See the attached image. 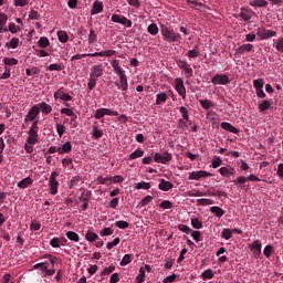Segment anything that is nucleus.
I'll return each mask as SVG.
<instances>
[{
  "instance_id": "f257e3e1",
  "label": "nucleus",
  "mask_w": 283,
  "mask_h": 283,
  "mask_svg": "<svg viewBox=\"0 0 283 283\" xmlns=\"http://www.w3.org/2000/svg\"><path fill=\"white\" fill-rule=\"evenodd\" d=\"M111 65L115 74L119 76V81L115 82L117 90H120L122 92H127V90H129V82H127V74H125V70L120 67V62L118 60H113L111 62Z\"/></svg>"
},
{
  "instance_id": "f03ea898",
  "label": "nucleus",
  "mask_w": 283,
  "mask_h": 283,
  "mask_svg": "<svg viewBox=\"0 0 283 283\" xmlns=\"http://www.w3.org/2000/svg\"><path fill=\"white\" fill-rule=\"evenodd\" d=\"M160 32L164 41H167V43H180L182 40L180 33H176L174 29H169L167 25H161Z\"/></svg>"
},
{
  "instance_id": "7ed1b4c3",
  "label": "nucleus",
  "mask_w": 283,
  "mask_h": 283,
  "mask_svg": "<svg viewBox=\"0 0 283 283\" xmlns=\"http://www.w3.org/2000/svg\"><path fill=\"white\" fill-rule=\"evenodd\" d=\"M27 143L36 145L39 143V119L34 120L28 132Z\"/></svg>"
},
{
  "instance_id": "20e7f679",
  "label": "nucleus",
  "mask_w": 283,
  "mask_h": 283,
  "mask_svg": "<svg viewBox=\"0 0 283 283\" xmlns=\"http://www.w3.org/2000/svg\"><path fill=\"white\" fill-rule=\"evenodd\" d=\"M64 90H65V88L61 87V88H59L57 91H55L54 94H53V98H54L55 101H59V99H60V101H63L65 107H71L70 101H72L73 97H72V95L65 93Z\"/></svg>"
},
{
  "instance_id": "39448f33",
  "label": "nucleus",
  "mask_w": 283,
  "mask_h": 283,
  "mask_svg": "<svg viewBox=\"0 0 283 283\" xmlns=\"http://www.w3.org/2000/svg\"><path fill=\"white\" fill-rule=\"evenodd\" d=\"M59 178V172L53 171L49 179V188L51 196H56L59 193V181L56 180Z\"/></svg>"
},
{
  "instance_id": "423d86ee",
  "label": "nucleus",
  "mask_w": 283,
  "mask_h": 283,
  "mask_svg": "<svg viewBox=\"0 0 283 283\" xmlns=\"http://www.w3.org/2000/svg\"><path fill=\"white\" fill-rule=\"evenodd\" d=\"M155 163H160L161 165H167V163H171L174 160V155L169 151H164L163 154L156 153L154 156Z\"/></svg>"
},
{
  "instance_id": "0eeeda50",
  "label": "nucleus",
  "mask_w": 283,
  "mask_h": 283,
  "mask_svg": "<svg viewBox=\"0 0 283 283\" xmlns=\"http://www.w3.org/2000/svg\"><path fill=\"white\" fill-rule=\"evenodd\" d=\"M256 36L261 39V41H266V39H271L273 36H277V32L266 30V28L261 27L256 30Z\"/></svg>"
},
{
  "instance_id": "6e6552de",
  "label": "nucleus",
  "mask_w": 283,
  "mask_h": 283,
  "mask_svg": "<svg viewBox=\"0 0 283 283\" xmlns=\"http://www.w3.org/2000/svg\"><path fill=\"white\" fill-rule=\"evenodd\" d=\"M175 90L184 101L187 98V88H185V82L181 77H177L175 80Z\"/></svg>"
},
{
  "instance_id": "1a4fd4ad",
  "label": "nucleus",
  "mask_w": 283,
  "mask_h": 283,
  "mask_svg": "<svg viewBox=\"0 0 283 283\" xmlns=\"http://www.w3.org/2000/svg\"><path fill=\"white\" fill-rule=\"evenodd\" d=\"M211 83L213 85H229V83H231V80L228 77L227 74H216L211 78Z\"/></svg>"
},
{
  "instance_id": "9d476101",
  "label": "nucleus",
  "mask_w": 283,
  "mask_h": 283,
  "mask_svg": "<svg viewBox=\"0 0 283 283\" xmlns=\"http://www.w3.org/2000/svg\"><path fill=\"white\" fill-rule=\"evenodd\" d=\"M213 176L207 170H197L189 174L188 180H200L201 178H210Z\"/></svg>"
},
{
  "instance_id": "9b49d317",
  "label": "nucleus",
  "mask_w": 283,
  "mask_h": 283,
  "mask_svg": "<svg viewBox=\"0 0 283 283\" xmlns=\"http://www.w3.org/2000/svg\"><path fill=\"white\" fill-rule=\"evenodd\" d=\"M104 72H105V67H103V64L93 65L91 67L90 77L98 81V78L103 76Z\"/></svg>"
},
{
  "instance_id": "f8f14e48",
  "label": "nucleus",
  "mask_w": 283,
  "mask_h": 283,
  "mask_svg": "<svg viewBox=\"0 0 283 283\" xmlns=\"http://www.w3.org/2000/svg\"><path fill=\"white\" fill-rule=\"evenodd\" d=\"M111 21H113V23H120V25H125L126 28H132L133 25L132 20L127 19L125 15L113 14Z\"/></svg>"
},
{
  "instance_id": "ddd939ff",
  "label": "nucleus",
  "mask_w": 283,
  "mask_h": 283,
  "mask_svg": "<svg viewBox=\"0 0 283 283\" xmlns=\"http://www.w3.org/2000/svg\"><path fill=\"white\" fill-rule=\"evenodd\" d=\"M41 113L39 112V106L33 105L28 114L24 117V123H32V120H36V116H39Z\"/></svg>"
},
{
  "instance_id": "4468645a",
  "label": "nucleus",
  "mask_w": 283,
  "mask_h": 283,
  "mask_svg": "<svg viewBox=\"0 0 283 283\" xmlns=\"http://www.w3.org/2000/svg\"><path fill=\"white\" fill-rule=\"evenodd\" d=\"M177 65L180 67V70H184L186 78H191V76H193V69H191V65L187 63V61L180 60L177 62Z\"/></svg>"
},
{
  "instance_id": "2eb2a0df",
  "label": "nucleus",
  "mask_w": 283,
  "mask_h": 283,
  "mask_svg": "<svg viewBox=\"0 0 283 283\" xmlns=\"http://www.w3.org/2000/svg\"><path fill=\"white\" fill-rule=\"evenodd\" d=\"M253 14H255V12H253V10H251L249 8H241V12L239 13V17L243 21H251V19L253 18Z\"/></svg>"
},
{
  "instance_id": "dca6fc26",
  "label": "nucleus",
  "mask_w": 283,
  "mask_h": 283,
  "mask_svg": "<svg viewBox=\"0 0 283 283\" xmlns=\"http://www.w3.org/2000/svg\"><path fill=\"white\" fill-rule=\"evenodd\" d=\"M39 107V112L43 114V116H48V114H52V105L48 104L46 102H41L35 105Z\"/></svg>"
},
{
  "instance_id": "f3484780",
  "label": "nucleus",
  "mask_w": 283,
  "mask_h": 283,
  "mask_svg": "<svg viewBox=\"0 0 283 283\" xmlns=\"http://www.w3.org/2000/svg\"><path fill=\"white\" fill-rule=\"evenodd\" d=\"M251 251H253L254 258H260L262 255V242L260 240L252 242Z\"/></svg>"
},
{
  "instance_id": "a211bd4d",
  "label": "nucleus",
  "mask_w": 283,
  "mask_h": 283,
  "mask_svg": "<svg viewBox=\"0 0 283 283\" xmlns=\"http://www.w3.org/2000/svg\"><path fill=\"white\" fill-rule=\"evenodd\" d=\"M221 129H224L226 132H230V134H240V129L231 125V123L223 122L220 125Z\"/></svg>"
},
{
  "instance_id": "6ab92c4d",
  "label": "nucleus",
  "mask_w": 283,
  "mask_h": 283,
  "mask_svg": "<svg viewBox=\"0 0 283 283\" xmlns=\"http://www.w3.org/2000/svg\"><path fill=\"white\" fill-rule=\"evenodd\" d=\"M103 2L95 0L92 6L91 14H101V12H103Z\"/></svg>"
},
{
  "instance_id": "aec40b11",
  "label": "nucleus",
  "mask_w": 283,
  "mask_h": 283,
  "mask_svg": "<svg viewBox=\"0 0 283 283\" xmlns=\"http://www.w3.org/2000/svg\"><path fill=\"white\" fill-rule=\"evenodd\" d=\"M172 187H174V184H171V181L159 179L158 189H160V191H170Z\"/></svg>"
},
{
  "instance_id": "412c9836",
  "label": "nucleus",
  "mask_w": 283,
  "mask_h": 283,
  "mask_svg": "<svg viewBox=\"0 0 283 283\" xmlns=\"http://www.w3.org/2000/svg\"><path fill=\"white\" fill-rule=\"evenodd\" d=\"M219 172L221 176H223L224 178H229L230 176H233V174H235V168H231V166L228 167H221L219 169Z\"/></svg>"
},
{
  "instance_id": "4be33fe9",
  "label": "nucleus",
  "mask_w": 283,
  "mask_h": 283,
  "mask_svg": "<svg viewBox=\"0 0 283 283\" xmlns=\"http://www.w3.org/2000/svg\"><path fill=\"white\" fill-rule=\"evenodd\" d=\"M32 182H34V180H32L30 177H25L17 184V188L18 189H28V187H30V185H32Z\"/></svg>"
},
{
  "instance_id": "5701e85b",
  "label": "nucleus",
  "mask_w": 283,
  "mask_h": 283,
  "mask_svg": "<svg viewBox=\"0 0 283 283\" xmlns=\"http://www.w3.org/2000/svg\"><path fill=\"white\" fill-rule=\"evenodd\" d=\"M249 6H251V8H266L269 6V1H266V0H251L249 2Z\"/></svg>"
},
{
  "instance_id": "b1692460",
  "label": "nucleus",
  "mask_w": 283,
  "mask_h": 283,
  "mask_svg": "<svg viewBox=\"0 0 283 283\" xmlns=\"http://www.w3.org/2000/svg\"><path fill=\"white\" fill-rule=\"evenodd\" d=\"M70 151H72V142H66L64 145H62L61 147H57V153L60 155L63 154H70Z\"/></svg>"
},
{
  "instance_id": "393cba45",
  "label": "nucleus",
  "mask_w": 283,
  "mask_h": 283,
  "mask_svg": "<svg viewBox=\"0 0 283 283\" xmlns=\"http://www.w3.org/2000/svg\"><path fill=\"white\" fill-rule=\"evenodd\" d=\"M244 52H253V44H242L235 50V54H244Z\"/></svg>"
},
{
  "instance_id": "a878e982",
  "label": "nucleus",
  "mask_w": 283,
  "mask_h": 283,
  "mask_svg": "<svg viewBox=\"0 0 283 283\" xmlns=\"http://www.w3.org/2000/svg\"><path fill=\"white\" fill-rule=\"evenodd\" d=\"M93 133H92V138L95 140H98L99 138H103V130L98 129V125L95 124L92 126Z\"/></svg>"
},
{
  "instance_id": "bb28decb",
  "label": "nucleus",
  "mask_w": 283,
  "mask_h": 283,
  "mask_svg": "<svg viewBox=\"0 0 283 283\" xmlns=\"http://www.w3.org/2000/svg\"><path fill=\"white\" fill-rule=\"evenodd\" d=\"M210 213H214L217 218H222L224 216V209L218 207V206H212L210 208Z\"/></svg>"
},
{
  "instance_id": "cd10ccee",
  "label": "nucleus",
  "mask_w": 283,
  "mask_h": 283,
  "mask_svg": "<svg viewBox=\"0 0 283 283\" xmlns=\"http://www.w3.org/2000/svg\"><path fill=\"white\" fill-rule=\"evenodd\" d=\"M143 156H145V150L138 148V149H136L135 151H133V153L128 156V158H129L130 160H136V158H143Z\"/></svg>"
},
{
  "instance_id": "c85d7f7f",
  "label": "nucleus",
  "mask_w": 283,
  "mask_h": 283,
  "mask_svg": "<svg viewBox=\"0 0 283 283\" xmlns=\"http://www.w3.org/2000/svg\"><path fill=\"white\" fill-rule=\"evenodd\" d=\"M85 240H87V242H96V240H98V234L92 230H88L85 234Z\"/></svg>"
},
{
  "instance_id": "c756f323",
  "label": "nucleus",
  "mask_w": 283,
  "mask_h": 283,
  "mask_svg": "<svg viewBox=\"0 0 283 283\" xmlns=\"http://www.w3.org/2000/svg\"><path fill=\"white\" fill-rule=\"evenodd\" d=\"M39 48L45 50V48H50V40L46 36H41L38 41Z\"/></svg>"
},
{
  "instance_id": "7c9ffc66",
  "label": "nucleus",
  "mask_w": 283,
  "mask_h": 283,
  "mask_svg": "<svg viewBox=\"0 0 283 283\" xmlns=\"http://www.w3.org/2000/svg\"><path fill=\"white\" fill-rule=\"evenodd\" d=\"M97 41H98V34H96V31H94V29H91L88 34V44L92 45Z\"/></svg>"
},
{
  "instance_id": "2f4dec72",
  "label": "nucleus",
  "mask_w": 283,
  "mask_h": 283,
  "mask_svg": "<svg viewBox=\"0 0 283 283\" xmlns=\"http://www.w3.org/2000/svg\"><path fill=\"white\" fill-rule=\"evenodd\" d=\"M57 39L60 43H67V41H70V36L65 31H57Z\"/></svg>"
},
{
  "instance_id": "473e14b6",
  "label": "nucleus",
  "mask_w": 283,
  "mask_h": 283,
  "mask_svg": "<svg viewBox=\"0 0 283 283\" xmlns=\"http://www.w3.org/2000/svg\"><path fill=\"white\" fill-rule=\"evenodd\" d=\"M198 45H195V49L187 52L188 59H198V56H200V51H198Z\"/></svg>"
},
{
  "instance_id": "72a5a7b5",
  "label": "nucleus",
  "mask_w": 283,
  "mask_h": 283,
  "mask_svg": "<svg viewBox=\"0 0 283 283\" xmlns=\"http://www.w3.org/2000/svg\"><path fill=\"white\" fill-rule=\"evenodd\" d=\"M163 103H167V94L165 92L156 95V105H163Z\"/></svg>"
},
{
  "instance_id": "f704fd0d",
  "label": "nucleus",
  "mask_w": 283,
  "mask_h": 283,
  "mask_svg": "<svg viewBox=\"0 0 283 283\" xmlns=\"http://www.w3.org/2000/svg\"><path fill=\"white\" fill-rule=\"evenodd\" d=\"M3 63H4V65L12 67L14 65H19V60H17L14 57H4Z\"/></svg>"
},
{
  "instance_id": "c9c22d12",
  "label": "nucleus",
  "mask_w": 283,
  "mask_h": 283,
  "mask_svg": "<svg viewBox=\"0 0 283 283\" xmlns=\"http://www.w3.org/2000/svg\"><path fill=\"white\" fill-rule=\"evenodd\" d=\"M19 38H12L10 42L6 43V48H11L12 50H17L19 48Z\"/></svg>"
},
{
  "instance_id": "e433bc0d",
  "label": "nucleus",
  "mask_w": 283,
  "mask_h": 283,
  "mask_svg": "<svg viewBox=\"0 0 283 283\" xmlns=\"http://www.w3.org/2000/svg\"><path fill=\"white\" fill-rule=\"evenodd\" d=\"M189 123V125H191L190 120L187 119H179L178 120V127L179 129H182V132H187V129H189V125L187 124Z\"/></svg>"
},
{
  "instance_id": "4c0bfd02",
  "label": "nucleus",
  "mask_w": 283,
  "mask_h": 283,
  "mask_svg": "<svg viewBox=\"0 0 283 283\" xmlns=\"http://www.w3.org/2000/svg\"><path fill=\"white\" fill-rule=\"evenodd\" d=\"M90 198H92V191L91 190H84L80 197V200L82 202H90Z\"/></svg>"
},
{
  "instance_id": "58836bf2",
  "label": "nucleus",
  "mask_w": 283,
  "mask_h": 283,
  "mask_svg": "<svg viewBox=\"0 0 283 283\" xmlns=\"http://www.w3.org/2000/svg\"><path fill=\"white\" fill-rule=\"evenodd\" d=\"M271 107V101L264 99L263 103L259 104V112H266Z\"/></svg>"
},
{
  "instance_id": "ea45409f",
  "label": "nucleus",
  "mask_w": 283,
  "mask_h": 283,
  "mask_svg": "<svg viewBox=\"0 0 283 283\" xmlns=\"http://www.w3.org/2000/svg\"><path fill=\"white\" fill-rule=\"evenodd\" d=\"M147 32H149L151 36H156V34H158V24L156 23L149 24L147 28Z\"/></svg>"
},
{
  "instance_id": "a19ab883",
  "label": "nucleus",
  "mask_w": 283,
  "mask_h": 283,
  "mask_svg": "<svg viewBox=\"0 0 283 283\" xmlns=\"http://www.w3.org/2000/svg\"><path fill=\"white\" fill-rule=\"evenodd\" d=\"M25 74H27V76H32V75L36 76V75L41 74V70H39V67H36V66H33L32 69H27Z\"/></svg>"
},
{
  "instance_id": "79ce46f5",
  "label": "nucleus",
  "mask_w": 283,
  "mask_h": 283,
  "mask_svg": "<svg viewBox=\"0 0 283 283\" xmlns=\"http://www.w3.org/2000/svg\"><path fill=\"white\" fill-rule=\"evenodd\" d=\"M66 238L69 240H71L72 242H78V240H80L78 234L76 232H74V231L66 232Z\"/></svg>"
},
{
  "instance_id": "37998d69",
  "label": "nucleus",
  "mask_w": 283,
  "mask_h": 283,
  "mask_svg": "<svg viewBox=\"0 0 283 283\" xmlns=\"http://www.w3.org/2000/svg\"><path fill=\"white\" fill-rule=\"evenodd\" d=\"M98 80L94 78V77H90L88 78V83H87V93L90 94L92 92V90H94V87H96V83Z\"/></svg>"
},
{
  "instance_id": "c03bdc74",
  "label": "nucleus",
  "mask_w": 283,
  "mask_h": 283,
  "mask_svg": "<svg viewBox=\"0 0 283 283\" xmlns=\"http://www.w3.org/2000/svg\"><path fill=\"white\" fill-rule=\"evenodd\" d=\"M202 280H213V270L208 269L201 274Z\"/></svg>"
},
{
  "instance_id": "a18cd8bd",
  "label": "nucleus",
  "mask_w": 283,
  "mask_h": 283,
  "mask_svg": "<svg viewBox=\"0 0 283 283\" xmlns=\"http://www.w3.org/2000/svg\"><path fill=\"white\" fill-rule=\"evenodd\" d=\"M50 247H52L53 249H60L61 248V238H53L50 241Z\"/></svg>"
},
{
  "instance_id": "49530a36",
  "label": "nucleus",
  "mask_w": 283,
  "mask_h": 283,
  "mask_svg": "<svg viewBox=\"0 0 283 283\" xmlns=\"http://www.w3.org/2000/svg\"><path fill=\"white\" fill-rule=\"evenodd\" d=\"M179 112L182 117L181 119L189 120V109H187V107H185V106L179 107Z\"/></svg>"
},
{
  "instance_id": "de8ad7c7",
  "label": "nucleus",
  "mask_w": 283,
  "mask_h": 283,
  "mask_svg": "<svg viewBox=\"0 0 283 283\" xmlns=\"http://www.w3.org/2000/svg\"><path fill=\"white\" fill-rule=\"evenodd\" d=\"M199 103L203 109H211V107H213V103L209 99H200Z\"/></svg>"
},
{
  "instance_id": "09e8293b",
  "label": "nucleus",
  "mask_w": 283,
  "mask_h": 283,
  "mask_svg": "<svg viewBox=\"0 0 283 283\" xmlns=\"http://www.w3.org/2000/svg\"><path fill=\"white\" fill-rule=\"evenodd\" d=\"M197 202L201 207H209V205H214L213 199H198Z\"/></svg>"
},
{
  "instance_id": "8fccbe9b",
  "label": "nucleus",
  "mask_w": 283,
  "mask_h": 283,
  "mask_svg": "<svg viewBox=\"0 0 283 283\" xmlns=\"http://www.w3.org/2000/svg\"><path fill=\"white\" fill-rule=\"evenodd\" d=\"M253 86H254L255 91L263 90L264 81L262 78L254 80L253 81Z\"/></svg>"
},
{
  "instance_id": "3c124183",
  "label": "nucleus",
  "mask_w": 283,
  "mask_h": 283,
  "mask_svg": "<svg viewBox=\"0 0 283 283\" xmlns=\"http://www.w3.org/2000/svg\"><path fill=\"white\" fill-rule=\"evenodd\" d=\"M114 226L117 227V229H128L129 228V222L119 220V221H116L114 223Z\"/></svg>"
},
{
  "instance_id": "603ef678",
  "label": "nucleus",
  "mask_w": 283,
  "mask_h": 283,
  "mask_svg": "<svg viewBox=\"0 0 283 283\" xmlns=\"http://www.w3.org/2000/svg\"><path fill=\"white\" fill-rule=\"evenodd\" d=\"M94 118L96 120H101V118H105V111L104 108H98L95 111Z\"/></svg>"
},
{
  "instance_id": "864d4df0",
  "label": "nucleus",
  "mask_w": 283,
  "mask_h": 283,
  "mask_svg": "<svg viewBox=\"0 0 283 283\" xmlns=\"http://www.w3.org/2000/svg\"><path fill=\"white\" fill-rule=\"evenodd\" d=\"M99 235L105 238L106 235H114V230L112 228H104L99 231Z\"/></svg>"
},
{
  "instance_id": "5fc2aeb1",
  "label": "nucleus",
  "mask_w": 283,
  "mask_h": 283,
  "mask_svg": "<svg viewBox=\"0 0 283 283\" xmlns=\"http://www.w3.org/2000/svg\"><path fill=\"white\" fill-rule=\"evenodd\" d=\"M191 227H192V229H202V221H199L198 218H192Z\"/></svg>"
},
{
  "instance_id": "6e6d98bb",
  "label": "nucleus",
  "mask_w": 283,
  "mask_h": 283,
  "mask_svg": "<svg viewBox=\"0 0 283 283\" xmlns=\"http://www.w3.org/2000/svg\"><path fill=\"white\" fill-rule=\"evenodd\" d=\"M232 233H233L232 230L223 229L221 232V238H223V240H231Z\"/></svg>"
},
{
  "instance_id": "4d7b16f0",
  "label": "nucleus",
  "mask_w": 283,
  "mask_h": 283,
  "mask_svg": "<svg viewBox=\"0 0 283 283\" xmlns=\"http://www.w3.org/2000/svg\"><path fill=\"white\" fill-rule=\"evenodd\" d=\"M275 50L276 52H280L283 54V38H279L275 43Z\"/></svg>"
},
{
  "instance_id": "13d9d810",
  "label": "nucleus",
  "mask_w": 283,
  "mask_h": 283,
  "mask_svg": "<svg viewBox=\"0 0 283 283\" xmlns=\"http://www.w3.org/2000/svg\"><path fill=\"white\" fill-rule=\"evenodd\" d=\"M135 189H151V184L142 181L136 185Z\"/></svg>"
},
{
  "instance_id": "bf43d9fd",
  "label": "nucleus",
  "mask_w": 283,
  "mask_h": 283,
  "mask_svg": "<svg viewBox=\"0 0 283 283\" xmlns=\"http://www.w3.org/2000/svg\"><path fill=\"white\" fill-rule=\"evenodd\" d=\"M191 233V238L195 240V242H201L202 241V234L200 233V231H193L190 232Z\"/></svg>"
},
{
  "instance_id": "052dcab7",
  "label": "nucleus",
  "mask_w": 283,
  "mask_h": 283,
  "mask_svg": "<svg viewBox=\"0 0 283 283\" xmlns=\"http://www.w3.org/2000/svg\"><path fill=\"white\" fill-rule=\"evenodd\" d=\"M132 262V254H125L120 261V266H127Z\"/></svg>"
},
{
  "instance_id": "680f3d73",
  "label": "nucleus",
  "mask_w": 283,
  "mask_h": 283,
  "mask_svg": "<svg viewBox=\"0 0 283 283\" xmlns=\"http://www.w3.org/2000/svg\"><path fill=\"white\" fill-rule=\"evenodd\" d=\"M151 200H154V197L148 195L140 200L139 205H140V207H147V205H149V202H151Z\"/></svg>"
},
{
  "instance_id": "e2e57ef3",
  "label": "nucleus",
  "mask_w": 283,
  "mask_h": 283,
  "mask_svg": "<svg viewBox=\"0 0 283 283\" xmlns=\"http://www.w3.org/2000/svg\"><path fill=\"white\" fill-rule=\"evenodd\" d=\"M55 129H56L60 138L63 136V134H65V125H63V124L55 125Z\"/></svg>"
},
{
  "instance_id": "0e129e2a",
  "label": "nucleus",
  "mask_w": 283,
  "mask_h": 283,
  "mask_svg": "<svg viewBox=\"0 0 283 283\" xmlns=\"http://www.w3.org/2000/svg\"><path fill=\"white\" fill-rule=\"evenodd\" d=\"M178 229L182 233H187V235H189L193 231V230H191V228H189L188 226H185V224H179Z\"/></svg>"
},
{
  "instance_id": "69168bd1",
  "label": "nucleus",
  "mask_w": 283,
  "mask_h": 283,
  "mask_svg": "<svg viewBox=\"0 0 283 283\" xmlns=\"http://www.w3.org/2000/svg\"><path fill=\"white\" fill-rule=\"evenodd\" d=\"M160 209H171L174 207V203L169 200H164L161 203H159Z\"/></svg>"
},
{
  "instance_id": "338daca9",
  "label": "nucleus",
  "mask_w": 283,
  "mask_h": 283,
  "mask_svg": "<svg viewBox=\"0 0 283 283\" xmlns=\"http://www.w3.org/2000/svg\"><path fill=\"white\" fill-rule=\"evenodd\" d=\"M222 165V159L220 157H214L212 159V168L213 169H218V167H220Z\"/></svg>"
},
{
  "instance_id": "774afa93",
  "label": "nucleus",
  "mask_w": 283,
  "mask_h": 283,
  "mask_svg": "<svg viewBox=\"0 0 283 283\" xmlns=\"http://www.w3.org/2000/svg\"><path fill=\"white\" fill-rule=\"evenodd\" d=\"M136 281L137 283L145 282V270H143V268H140L139 274L137 275Z\"/></svg>"
}]
</instances>
